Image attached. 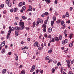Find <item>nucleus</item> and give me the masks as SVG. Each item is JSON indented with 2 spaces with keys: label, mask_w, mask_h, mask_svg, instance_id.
Instances as JSON below:
<instances>
[{
  "label": "nucleus",
  "mask_w": 74,
  "mask_h": 74,
  "mask_svg": "<svg viewBox=\"0 0 74 74\" xmlns=\"http://www.w3.org/2000/svg\"><path fill=\"white\" fill-rule=\"evenodd\" d=\"M66 18V16L65 15H64L62 16V18Z\"/></svg>",
  "instance_id": "864d4df0"
},
{
  "label": "nucleus",
  "mask_w": 74,
  "mask_h": 74,
  "mask_svg": "<svg viewBox=\"0 0 74 74\" xmlns=\"http://www.w3.org/2000/svg\"><path fill=\"white\" fill-rule=\"evenodd\" d=\"M39 22L40 23H42L43 22V21H42V20L40 18H38V21L36 22V23L38 24V25L39 24Z\"/></svg>",
  "instance_id": "f03ea898"
},
{
  "label": "nucleus",
  "mask_w": 74,
  "mask_h": 74,
  "mask_svg": "<svg viewBox=\"0 0 74 74\" xmlns=\"http://www.w3.org/2000/svg\"><path fill=\"white\" fill-rule=\"evenodd\" d=\"M32 10H33V8H32V6L30 5H29V9L27 11H32Z\"/></svg>",
  "instance_id": "0eeeda50"
},
{
  "label": "nucleus",
  "mask_w": 74,
  "mask_h": 74,
  "mask_svg": "<svg viewBox=\"0 0 74 74\" xmlns=\"http://www.w3.org/2000/svg\"><path fill=\"white\" fill-rule=\"evenodd\" d=\"M22 67V65H21L19 67L20 69H21Z\"/></svg>",
  "instance_id": "6e6d98bb"
},
{
  "label": "nucleus",
  "mask_w": 74,
  "mask_h": 74,
  "mask_svg": "<svg viewBox=\"0 0 74 74\" xmlns=\"http://www.w3.org/2000/svg\"><path fill=\"white\" fill-rule=\"evenodd\" d=\"M39 72V70H38V69H36V74H38V72Z\"/></svg>",
  "instance_id": "4be33fe9"
},
{
  "label": "nucleus",
  "mask_w": 74,
  "mask_h": 74,
  "mask_svg": "<svg viewBox=\"0 0 74 74\" xmlns=\"http://www.w3.org/2000/svg\"><path fill=\"white\" fill-rule=\"evenodd\" d=\"M43 26L44 27V28H46V25H45V24H44L43 25Z\"/></svg>",
  "instance_id": "a19ab883"
},
{
  "label": "nucleus",
  "mask_w": 74,
  "mask_h": 74,
  "mask_svg": "<svg viewBox=\"0 0 74 74\" xmlns=\"http://www.w3.org/2000/svg\"><path fill=\"white\" fill-rule=\"evenodd\" d=\"M10 35H8V36H7L6 38H9V37H10V36H9Z\"/></svg>",
  "instance_id": "4d7b16f0"
},
{
  "label": "nucleus",
  "mask_w": 74,
  "mask_h": 74,
  "mask_svg": "<svg viewBox=\"0 0 74 74\" xmlns=\"http://www.w3.org/2000/svg\"><path fill=\"white\" fill-rule=\"evenodd\" d=\"M43 32H46V28H44L43 29Z\"/></svg>",
  "instance_id": "a18cd8bd"
},
{
  "label": "nucleus",
  "mask_w": 74,
  "mask_h": 74,
  "mask_svg": "<svg viewBox=\"0 0 74 74\" xmlns=\"http://www.w3.org/2000/svg\"><path fill=\"white\" fill-rule=\"evenodd\" d=\"M22 4H23L22 2H21L19 3V5H18V6L19 7H21V6H22Z\"/></svg>",
  "instance_id": "dca6fc26"
},
{
  "label": "nucleus",
  "mask_w": 74,
  "mask_h": 74,
  "mask_svg": "<svg viewBox=\"0 0 74 74\" xmlns=\"http://www.w3.org/2000/svg\"><path fill=\"white\" fill-rule=\"evenodd\" d=\"M53 23H54V21H52L51 22V25L53 26Z\"/></svg>",
  "instance_id": "412c9836"
},
{
  "label": "nucleus",
  "mask_w": 74,
  "mask_h": 74,
  "mask_svg": "<svg viewBox=\"0 0 74 74\" xmlns=\"http://www.w3.org/2000/svg\"><path fill=\"white\" fill-rule=\"evenodd\" d=\"M53 62L54 63H55V64H56V63H57V61H53Z\"/></svg>",
  "instance_id": "680f3d73"
},
{
  "label": "nucleus",
  "mask_w": 74,
  "mask_h": 74,
  "mask_svg": "<svg viewBox=\"0 0 74 74\" xmlns=\"http://www.w3.org/2000/svg\"><path fill=\"white\" fill-rule=\"evenodd\" d=\"M0 6L1 8H3V7H4V4H1V5Z\"/></svg>",
  "instance_id": "4c0bfd02"
},
{
  "label": "nucleus",
  "mask_w": 74,
  "mask_h": 74,
  "mask_svg": "<svg viewBox=\"0 0 74 74\" xmlns=\"http://www.w3.org/2000/svg\"><path fill=\"white\" fill-rule=\"evenodd\" d=\"M65 44V42H64V40H63L62 41V44L63 45H64Z\"/></svg>",
  "instance_id": "49530a36"
},
{
  "label": "nucleus",
  "mask_w": 74,
  "mask_h": 74,
  "mask_svg": "<svg viewBox=\"0 0 74 74\" xmlns=\"http://www.w3.org/2000/svg\"><path fill=\"white\" fill-rule=\"evenodd\" d=\"M42 48H44V45L43 43H42L41 44Z\"/></svg>",
  "instance_id": "5fc2aeb1"
},
{
  "label": "nucleus",
  "mask_w": 74,
  "mask_h": 74,
  "mask_svg": "<svg viewBox=\"0 0 74 74\" xmlns=\"http://www.w3.org/2000/svg\"><path fill=\"white\" fill-rule=\"evenodd\" d=\"M66 62H67V65L68 67L69 68L70 67V62H71V60H67L66 61Z\"/></svg>",
  "instance_id": "7ed1b4c3"
},
{
  "label": "nucleus",
  "mask_w": 74,
  "mask_h": 74,
  "mask_svg": "<svg viewBox=\"0 0 74 74\" xmlns=\"http://www.w3.org/2000/svg\"><path fill=\"white\" fill-rule=\"evenodd\" d=\"M18 60V57L17 55H16V60Z\"/></svg>",
  "instance_id": "473e14b6"
},
{
  "label": "nucleus",
  "mask_w": 74,
  "mask_h": 74,
  "mask_svg": "<svg viewBox=\"0 0 74 74\" xmlns=\"http://www.w3.org/2000/svg\"><path fill=\"white\" fill-rule=\"evenodd\" d=\"M41 16H42V17H44L45 16V14H42L41 15Z\"/></svg>",
  "instance_id": "603ef678"
},
{
  "label": "nucleus",
  "mask_w": 74,
  "mask_h": 74,
  "mask_svg": "<svg viewBox=\"0 0 74 74\" xmlns=\"http://www.w3.org/2000/svg\"><path fill=\"white\" fill-rule=\"evenodd\" d=\"M61 25H62V24H64V22L63 21H62L61 22Z\"/></svg>",
  "instance_id": "c03bdc74"
},
{
  "label": "nucleus",
  "mask_w": 74,
  "mask_h": 74,
  "mask_svg": "<svg viewBox=\"0 0 74 74\" xmlns=\"http://www.w3.org/2000/svg\"><path fill=\"white\" fill-rule=\"evenodd\" d=\"M61 21V20L60 19H59L58 21H56V22L57 23H60V22Z\"/></svg>",
  "instance_id": "c756f323"
},
{
  "label": "nucleus",
  "mask_w": 74,
  "mask_h": 74,
  "mask_svg": "<svg viewBox=\"0 0 74 74\" xmlns=\"http://www.w3.org/2000/svg\"><path fill=\"white\" fill-rule=\"evenodd\" d=\"M62 25L63 27H65V26H66V25H65V24H63Z\"/></svg>",
  "instance_id": "0e129e2a"
},
{
  "label": "nucleus",
  "mask_w": 74,
  "mask_h": 74,
  "mask_svg": "<svg viewBox=\"0 0 74 74\" xmlns=\"http://www.w3.org/2000/svg\"><path fill=\"white\" fill-rule=\"evenodd\" d=\"M72 10H73V8L72 7H70V11H72Z\"/></svg>",
  "instance_id": "79ce46f5"
},
{
  "label": "nucleus",
  "mask_w": 74,
  "mask_h": 74,
  "mask_svg": "<svg viewBox=\"0 0 74 74\" xmlns=\"http://www.w3.org/2000/svg\"><path fill=\"white\" fill-rule=\"evenodd\" d=\"M69 47H71V48L72 47H73V44L72 43H70L69 45Z\"/></svg>",
  "instance_id": "bb28decb"
},
{
  "label": "nucleus",
  "mask_w": 74,
  "mask_h": 74,
  "mask_svg": "<svg viewBox=\"0 0 74 74\" xmlns=\"http://www.w3.org/2000/svg\"><path fill=\"white\" fill-rule=\"evenodd\" d=\"M15 19L16 20H19V18L18 16H16L15 17Z\"/></svg>",
  "instance_id": "72a5a7b5"
},
{
  "label": "nucleus",
  "mask_w": 74,
  "mask_h": 74,
  "mask_svg": "<svg viewBox=\"0 0 74 74\" xmlns=\"http://www.w3.org/2000/svg\"><path fill=\"white\" fill-rule=\"evenodd\" d=\"M35 25H36V23L35 22H34L33 23V27H34Z\"/></svg>",
  "instance_id": "37998d69"
},
{
  "label": "nucleus",
  "mask_w": 74,
  "mask_h": 74,
  "mask_svg": "<svg viewBox=\"0 0 74 74\" xmlns=\"http://www.w3.org/2000/svg\"><path fill=\"white\" fill-rule=\"evenodd\" d=\"M45 15H48V12H46L45 13Z\"/></svg>",
  "instance_id": "58836bf2"
},
{
  "label": "nucleus",
  "mask_w": 74,
  "mask_h": 74,
  "mask_svg": "<svg viewBox=\"0 0 74 74\" xmlns=\"http://www.w3.org/2000/svg\"><path fill=\"white\" fill-rule=\"evenodd\" d=\"M49 59V56H47L45 58L46 60H48Z\"/></svg>",
  "instance_id": "aec40b11"
},
{
  "label": "nucleus",
  "mask_w": 74,
  "mask_h": 74,
  "mask_svg": "<svg viewBox=\"0 0 74 74\" xmlns=\"http://www.w3.org/2000/svg\"><path fill=\"white\" fill-rule=\"evenodd\" d=\"M22 9L23 10V11H25L26 10V7L25 6H23L22 8Z\"/></svg>",
  "instance_id": "2eb2a0df"
},
{
  "label": "nucleus",
  "mask_w": 74,
  "mask_h": 74,
  "mask_svg": "<svg viewBox=\"0 0 74 74\" xmlns=\"http://www.w3.org/2000/svg\"><path fill=\"white\" fill-rule=\"evenodd\" d=\"M5 51V50L4 49H3L1 51L2 53H4Z\"/></svg>",
  "instance_id": "9b49d317"
},
{
  "label": "nucleus",
  "mask_w": 74,
  "mask_h": 74,
  "mask_svg": "<svg viewBox=\"0 0 74 74\" xmlns=\"http://www.w3.org/2000/svg\"><path fill=\"white\" fill-rule=\"evenodd\" d=\"M69 38H70V39H71L72 37H73V34H69Z\"/></svg>",
  "instance_id": "9d476101"
},
{
  "label": "nucleus",
  "mask_w": 74,
  "mask_h": 74,
  "mask_svg": "<svg viewBox=\"0 0 74 74\" xmlns=\"http://www.w3.org/2000/svg\"><path fill=\"white\" fill-rule=\"evenodd\" d=\"M14 29L15 30H20L21 29V27H14Z\"/></svg>",
  "instance_id": "6e6552de"
},
{
  "label": "nucleus",
  "mask_w": 74,
  "mask_h": 74,
  "mask_svg": "<svg viewBox=\"0 0 74 74\" xmlns=\"http://www.w3.org/2000/svg\"><path fill=\"white\" fill-rule=\"evenodd\" d=\"M20 26H21V30H23L25 28V26H24V23L23 22H20Z\"/></svg>",
  "instance_id": "f257e3e1"
},
{
  "label": "nucleus",
  "mask_w": 74,
  "mask_h": 74,
  "mask_svg": "<svg viewBox=\"0 0 74 74\" xmlns=\"http://www.w3.org/2000/svg\"><path fill=\"white\" fill-rule=\"evenodd\" d=\"M10 12H13V9H11L10 10Z\"/></svg>",
  "instance_id": "774afa93"
},
{
  "label": "nucleus",
  "mask_w": 74,
  "mask_h": 74,
  "mask_svg": "<svg viewBox=\"0 0 74 74\" xmlns=\"http://www.w3.org/2000/svg\"><path fill=\"white\" fill-rule=\"evenodd\" d=\"M54 3L55 4H57L58 3V0H55V1H54Z\"/></svg>",
  "instance_id": "ea45409f"
},
{
  "label": "nucleus",
  "mask_w": 74,
  "mask_h": 74,
  "mask_svg": "<svg viewBox=\"0 0 74 74\" xmlns=\"http://www.w3.org/2000/svg\"><path fill=\"white\" fill-rule=\"evenodd\" d=\"M39 72H40V73H43L44 71H43V70L39 71Z\"/></svg>",
  "instance_id": "09e8293b"
},
{
  "label": "nucleus",
  "mask_w": 74,
  "mask_h": 74,
  "mask_svg": "<svg viewBox=\"0 0 74 74\" xmlns=\"http://www.w3.org/2000/svg\"><path fill=\"white\" fill-rule=\"evenodd\" d=\"M49 53H51L52 52V48H51L50 50L49 51Z\"/></svg>",
  "instance_id": "f3484780"
},
{
  "label": "nucleus",
  "mask_w": 74,
  "mask_h": 74,
  "mask_svg": "<svg viewBox=\"0 0 74 74\" xmlns=\"http://www.w3.org/2000/svg\"><path fill=\"white\" fill-rule=\"evenodd\" d=\"M35 69H36V66L34 65L32 66V68L31 69L30 72L32 73L35 70Z\"/></svg>",
  "instance_id": "20e7f679"
},
{
  "label": "nucleus",
  "mask_w": 74,
  "mask_h": 74,
  "mask_svg": "<svg viewBox=\"0 0 74 74\" xmlns=\"http://www.w3.org/2000/svg\"><path fill=\"white\" fill-rule=\"evenodd\" d=\"M11 33V30L10 29L8 31V35H10V33Z\"/></svg>",
  "instance_id": "b1692460"
},
{
  "label": "nucleus",
  "mask_w": 74,
  "mask_h": 74,
  "mask_svg": "<svg viewBox=\"0 0 74 74\" xmlns=\"http://www.w3.org/2000/svg\"><path fill=\"white\" fill-rule=\"evenodd\" d=\"M14 29H15V28H14V27H12L11 28V31H14Z\"/></svg>",
  "instance_id": "de8ad7c7"
},
{
  "label": "nucleus",
  "mask_w": 74,
  "mask_h": 74,
  "mask_svg": "<svg viewBox=\"0 0 74 74\" xmlns=\"http://www.w3.org/2000/svg\"><path fill=\"white\" fill-rule=\"evenodd\" d=\"M47 22H48V20H46L45 22V24H47Z\"/></svg>",
  "instance_id": "8fccbe9b"
},
{
  "label": "nucleus",
  "mask_w": 74,
  "mask_h": 74,
  "mask_svg": "<svg viewBox=\"0 0 74 74\" xmlns=\"http://www.w3.org/2000/svg\"><path fill=\"white\" fill-rule=\"evenodd\" d=\"M66 33H67V31L65 30L64 31V34H66Z\"/></svg>",
  "instance_id": "e2e57ef3"
},
{
  "label": "nucleus",
  "mask_w": 74,
  "mask_h": 74,
  "mask_svg": "<svg viewBox=\"0 0 74 74\" xmlns=\"http://www.w3.org/2000/svg\"><path fill=\"white\" fill-rule=\"evenodd\" d=\"M64 41L65 44L67 43V39H66L65 40H63Z\"/></svg>",
  "instance_id": "f704fd0d"
},
{
  "label": "nucleus",
  "mask_w": 74,
  "mask_h": 74,
  "mask_svg": "<svg viewBox=\"0 0 74 74\" xmlns=\"http://www.w3.org/2000/svg\"><path fill=\"white\" fill-rule=\"evenodd\" d=\"M38 42H36L34 44V47H40V46L39 45H38Z\"/></svg>",
  "instance_id": "39448f33"
},
{
  "label": "nucleus",
  "mask_w": 74,
  "mask_h": 74,
  "mask_svg": "<svg viewBox=\"0 0 74 74\" xmlns=\"http://www.w3.org/2000/svg\"><path fill=\"white\" fill-rule=\"evenodd\" d=\"M65 15L66 17H69V14L68 13V12H66Z\"/></svg>",
  "instance_id": "6ab92c4d"
},
{
  "label": "nucleus",
  "mask_w": 74,
  "mask_h": 74,
  "mask_svg": "<svg viewBox=\"0 0 74 74\" xmlns=\"http://www.w3.org/2000/svg\"><path fill=\"white\" fill-rule=\"evenodd\" d=\"M27 40L28 41H30V38H28Z\"/></svg>",
  "instance_id": "338daca9"
},
{
  "label": "nucleus",
  "mask_w": 74,
  "mask_h": 74,
  "mask_svg": "<svg viewBox=\"0 0 74 74\" xmlns=\"http://www.w3.org/2000/svg\"><path fill=\"white\" fill-rule=\"evenodd\" d=\"M56 17L55 16L53 17V21H55V20H56Z\"/></svg>",
  "instance_id": "a878e982"
},
{
  "label": "nucleus",
  "mask_w": 74,
  "mask_h": 74,
  "mask_svg": "<svg viewBox=\"0 0 74 74\" xmlns=\"http://www.w3.org/2000/svg\"><path fill=\"white\" fill-rule=\"evenodd\" d=\"M25 70H22L21 72V74H25Z\"/></svg>",
  "instance_id": "a211bd4d"
},
{
  "label": "nucleus",
  "mask_w": 74,
  "mask_h": 74,
  "mask_svg": "<svg viewBox=\"0 0 74 74\" xmlns=\"http://www.w3.org/2000/svg\"><path fill=\"white\" fill-rule=\"evenodd\" d=\"M10 3V0H6V4H8Z\"/></svg>",
  "instance_id": "5701e85b"
},
{
  "label": "nucleus",
  "mask_w": 74,
  "mask_h": 74,
  "mask_svg": "<svg viewBox=\"0 0 74 74\" xmlns=\"http://www.w3.org/2000/svg\"><path fill=\"white\" fill-rule=\"evenodd\" d=\"M48 30L49 33H51L52 32V29L51 28H49Z\"/></svg>",
  "instance_id": "1a4fd4ad"
},
{
  "label": "nucleus",
  "mask_w": 74,
  "mask_h": 74,
  "mask_svg": "<svg viewBox=\"0 0 74 74\" xmlns=\"http://www.w3.org/2000/svg\"><path fill=\"white\" fill-rule=\"evenodd\" d=\"M56 38L55 39V40L56 41H59V38L58 37L57 38L56 37Z\"/></svg>",
  "instance_id": "cd10ccee"
},
{
  "label": "nucleus",
  "mask_w": 74,
  "mask_h": 74,
  "mask_svg": "<svg viewBox=\"0 0 74 74\" xmlns=\"http://www.w3.org/2000/svg\"><path fill=\"white\" fill-rule=\"evenodd\" d=\"M66 23H70V21L69 20L68 21H66Z\"/></svg>",
  "instance_id": "c9c22d12"
},
{
  "label": "nucleus",
  "mask_w": 74,
  "mask_h": 74,
  "mask_svg": "<svg viewBox=\"0 0 74 74\" xmlns=\"http://www.w3.org/2000/svg\"><path fill=\"white\" fill-rule=\"evenodd\" d=\"M44 37H45V38H48V35H47V34H45V35H44Z\"/></svg>",
  "instance_id": "2f4dec72"
},
{
  "label": "nucleus",
  "mask_w": 74,
  "mask_h": 74,
  "mask_svg": "<svg viewBox=\"0 0 74 74\" xmlns=\"http://www.w3.org/2000/svg\"><path fill=\"white\" fill-rule=\"evenodd\" d=\"M55 69H52V74H53V73L55 72Z\"/></svg>",
  "instance_id": "393cba45"
},
{
  "label": "nucleus",
  "mask_w": 74,
  "mask_h": 74,
  "mask_svg": "<svg viewBox=\"0 0 74 74\" xmlns=\"http://www.w3.org/2000/svg\"><path fill=\"white\" fill-rule=\"evenodd\" d=\"M59 38L60 40H61V39H62V36L60 35L59 36Z\"/></svg>",
  "instance_id": "7c9ffc66"
},
{
  "label": "nucleus",
  "mask_w": 74,
  "mask_h": 74,
  "mask_svg": "<svg viewBox=\"0 0 74 74\" xmlns=\"http://www.w3.org/2000/svg\"><path fill=\"white\" fill-rule=\"evenodd\" d=\"M60 62H59L57 64V66H59V65H60Z\"/></svg>",
  "instance_id": "13d9d810"
},
{
  "label": "nucleus",
  "mask_w": 74,
  "mask_h": 74,
  "mask_svg": "<svg viewBox=\"0 0 74 74\" xmlns=\"http://www.w3.org/2000/svg\"><path fill=\"white\" fill-rule=\"evenodd\" d=\"M5 45V41H3L1 44V47H3Z\"/></svg>",
  "instance_id": "423d86ee"
},
{
  "label": "nucleus",
  "mask_w": 74,
  "mask_h": 74,
  "mask_svg": "<svg viewBox=\"0 0 74 74\" xmlns=\"http://www.w3.org/2000/svg\"><path fill=\"white\" fill-rule=\"evenodd\" d=\"M6 69H4L2 71L3 74H4V73H6Z\"/></svg>",
  "instance_id": "f8f14e48"
},
{
  "label": "nucleus",
  "mask_w": 74,
  "mask_h": 74,
  "mask_svg": "<svg viewBox=\"0 0 74 74\" xmlns=\"http://www.w3.org/2000/svg\"><path fill=\"white\" fill-rule=\"evenodd\" d=\"M27 19V17H25V16H22V19H23L24 20H25V19Z\"/></svg>",
  "instance_id": "4468645a"
},
{
  "label": "nucleus",
  "mask_w": 74,
  "mask_h": 74,
  "mask_svg": "<svg viewBox=\"0 0 74 74\" xmlns=\"http://www.w3.org/2000/svg\"><path fill=\"white\" fill-rule=\"evenodd\" d=\"M25 29L26 30H27L28 31H29V28H25Z\"/></svg>",
  "instance_id": "052dcab7"
},
{
  "label": "nucleus",
  "mask_w": 74,
  "mask_h": 74,
  "mask_svg": "<svg viewBox=\"0 0 74 74\" xmlns=\"http://www.w3.org/2000/svg\"><path fill=\"white\" fill-rule=\"evenodd\" d=\"M17 10H18V8H15L14 9V12H16V11H17Z\"/></svg>",
  "instance_id": "c85d7f7f"
},
{
  "label": "nucleus",
  "mask_w": 74,
  "mask_h": 74,
  "mask_svg": "<svg viewBox=\"0 0 74 74\" xmlns=\"http://www.w3.org/2000/svg\"><path fill=\"white\" fill-rule=\"evenodd\" d=\"M11 53H11V52H10L8 53V55H11Z\"/></svg>",
  "instance_id": "69168bd1"
},
{
  "label": "nucleus",
  "mask_w": 74,
  "mask_h": 74,
  "mask_svg": "<svg viewBox=\"0 0 74 74\" xmlns=\"http://www.w3.org/2000/svg\"><path fill=\"white\" fill-rule=\"evenodd\" d=\"M15 34L16 36H18V33L16 31Z\"/></svg>",
  "instance_id": "e433bc0d"
},
{
  "label": "nucleus",
  "mask_w": 74,
  "mask_h": 74,
  "mask_svg": "<svg viewBox=\"0 0 74 74\" xmlns=\"http://www.w3.org/2000/svg\"><path fill=\"white\" fill-rule=\"evenodd\" d=\"M8 7H11L12 6V5L11 4V3H8Z\"/></svg>",
  "instance_id": "ddd939ff"
},
{
  "label": "nucleus",
  "mask_w": 74,
  "mask_h": 74,
  "mask_svg": "<svg viewBox=\"0 0 74 74\" xmlns=\"http://www.w3.org/2000/svg\"><path fill=\"white\" fill-rule=\"evenodd\" d=\"M47 4H48L49 3L51 2V0H48L47 1Z\"/></svg>",
  "instance_id": "3c124183"
},
{
  "label": "nucleus",
  "mask_w": 74,
  "mask_h": 74,
  "mask_svg": "<svg viewBox=\"0 0 74 74\" xmlns=\"http://www.w3.org/2000/svg\"><path fill=\"white\" fill-rule=\"evenodd\" d=\"M15 64L16 65V66H18V63H17V62H16L15 63Z\"/></svg>",
  "instance_id": "bf43d9fd"
}]
</instances>
